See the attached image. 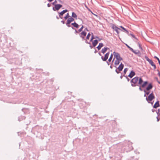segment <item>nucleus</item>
<instances>
[{
    "label": "nucleus",
    "instance_id": "obj_22",
    "mask_svg": "<svg viewBox=\"0 0 160 160\" xmlns=\"http://www.w3.org/2000/svg\"><path fill=\"white\" fill-rule=\"evenodd\" d=\"M72 18H74L77 19V16L76 14L74 12H72Z\"/></svg>",
    "mask_w": 160,
    "mask_h": 160
},
{
    "label": "nucleus",
    "instance_id": "obj_7",
    "mask_svg": "<svg viewBox=\"0 0 160 160\" xmlns=\"http://www.w3.org/2000/svg\"><path fill=\"white\" fill-rule=\"evenodd\" d=\"M62 6L61 4H57V5H55L54 6V7H53L52 8V10L54 11H58V10L61 8L62 7Z\"/></svg>",
    "mask_w": 160,
    "mask_h": 160
},
{
    "label": "nucleus",
    "instance_id": "obj_5",
    "mask_svg": "<svg viewBox=\"0 0 160 160\" xmlns=\"http://www.w3.org/2000/svg\"><path fill=\"white\" fill-rule=\"evenodd\" d=\"M145 58L146 60L152 66L154 67V69H155L156 68V66L154 64L152 61L149 59L147 56H145Z\"/></svg>",
    "mask_w": 160,
    "mask_h": 160
},
{
    "label": "nucleus",
    "instance_id": "obj_9",
    "mask_svg": "<svg viewBox=\"0 0 160 160\" xmlns=\"http://www.w3.org/2000/svg\"><path fill=\"white\" fill-rule=\"evenodd\" d=\"M109 54V52H108L105 55L104 57H103V56H102L101 59L103 61H106L108 58Z\"/></svg>",
    "mask_w": 160,
    "mask_h": 160
},
{
    "label": "nucleus",
    "instance_id": "obj_15",
    "mask_svg": "<svg viewBox=\"0 0 160 160\" xmlns=\"http://www.w3.org/2000/svg\"><path fill=\"white\" fill-rule=\"evenodd\" d=\"M159 106V101L156 102L153 106V108H157Z\"/></svg>",
    "mask_w": 160,
    "mask_h": 160
},
{
    "label": "nucleus",
    "instance_id": "obj_46",
    "mask_svg": "<svg viewBox=\"0 0 160 160\" xmlns=\"http://www.w3.org/2000/svg\"><path fill=\"white\" fill-rule=\"evenodd\" d=\"M123 75H121V76H120V78L121 79H122V77H123Z\"/></svg>",
    "mask_w": 160,
    "mask_h": 160
},
{
    "label": "nucleus",
    "instance_id": "obj_43",
    "mask_svg": "<svg viewBox=\"0 0 160 160\" xmlns=\"http://www.w3.org/2000/svg\"><path fill=\"white\" fill-rule=\"evenodd\" d=\"M131 35L132 36V37H133L134 38H136L135 37L134 35H133L132 34H131Z\"/></svg>",
    "mask_w": 160,
    "mask_h": 160
},
{
    "label": "nucleus",
    "instance_id": "obj_56",
    "mask_svg": "<svg viewBox=\"0 0 160 160\" xmlns=\"http://www.w3.org/2000/svg\"><path fill=\"white\" fill-rule=\"evenodd\" d=\"M98 54H99V55L101 56V54L100 52H99Z\"/></svg>",
    "mask_w": 160,
    "mask_h": 160
},
{
    "label": "nucleus",
    "instance_id": "obj_14",
    "mask_svg": "<svg viewBox=\"0 0 160 160\" xmlns=\"http://www.w3.org/2000/svg\"><path fill=\"white\" fill-rule=\"evenodd\" d=\"M132 52L136 54H138L139 56H140L141 55L140 52L138 50H134L133 49Z\"/></svg>",
    "mask_w": 160,
    "mask_h": 160
},
{
    "label": "nucleus",
    "instance_id": "obj_29",
    "mask_svg": "<svg viewBox=\"0 0 160 160\" xmlns=\"http://www.w3.org/2000/svg\"><path fill=\"white\" fill-rule=\"evenodd\" d=\"M84 27L83 25H82V27L78 30V32H80L82 31V29Z\"/></svg>",
    "mask_w": 160,
    "mask_h": 160
},
{
    "label": "nucleus",
    "instance_id": "obj_53",
    "mask_svg": "<svg viewBox=\"0 0 160 160\" xmlns=\"http://www.w3.org/2000/svg\"><path fill=\"white\" fill-rule=\"evenodd\" d=\"M85 30H86V31H88V29L87 28H86L85 29Z\"/></svg>",
    "mask_w": 160,
    "mask_h": 160
},
{
    "label": "nucleus",
    "instance_id": "obj_61",
    "mask_svg": "<svg viewBox=\"0 0 160 160\" xmlns=\"http://www.w3.org/2000/svg\"><path fill=\"white\" fill-rule=\"evenodd\" d=\"M132 147H131V148H130V149L131 150L132 149Z\"/></svg>",
    "mask_w": 160,
    "mask_h": 160
},
{
    "label": "nucleus",
    "instance_id": "obj_50",
    "mask_svg": "<svg viewBox=\"0 0 160 160\" xmlns=\"http://www.w3.org/2000/svg\"><path fill=\"white\" fill-rule=\"evenodd\" d=\"M115 57H114V58H113V59L112 60V62H113V61H114V59H115Z\"/></svg>",
    "mask_w": 160,
    "mask_h": 160
},
{
    "label": "nucleus",
    "instance_id": "obj_19",
    "mask_svg": "<svg viewBox=\"0 0 160 160\" xmlns=\"http://www.w3.org/2000/svg\"><path fill=\"white\" fill-rule=\"evenodd\" d=\"M73 21H74V18H73L70 17L67 20L68 23L69 22L71 23Z\"/></svg>",
    "mask_w": 160,
    "mask_h": 160
},
{
    "label": "nucleus",
    "instance_id": "obj_26",
    "mask_svg": "<svg viewBox=\"0 0 160 160\" xmlns=\"http://www.w3.org/2000/svg\"><path fill=\"white\" fill-rule=\"evenodd\" d=\"M126 46L130 50H131V51H133V49L132 48H131L127 44H126Z\"/></svg>",
    "mask_w": 160,
    "mask_h": 160
},
{
    "label": "nucleus",
    "instance_id": "obj_51",
    "mask_svg": "<svg viewBox=\"0 0 160 160\" xmlns=\"http://www.w3.org/2000/svg\"><path fill=\"white\" fill-rule=\"evenodd\" d=\"M110 68H111V69H112V65H111L110 67Z\"/></svg>",
    "mask_w": 160,
    "mask_h": 160
},
{
    "label": "nucleus",
    "instance_id": "obj_41",
    "mask_svg": "<svg viewBox=\"0 0 160 160\" xmlns=\"http://www.w3.org/2000/svg\"><path fill=\"white\" fill-rule=\"evenodd\" d=\"M47 6L48 7H50L51 6V4L50 3H48L47 4Z\"/></svg>",
    "mask_w": 160,
    "mask_h": 160
},
{
    "label": "nucleus",
    "instance_id": "obj_33",
    "mask_svg": "<svg viewBox=\"0 0 160 160\" xmlns=\"http://www.w3.org/2000/svg\"><path fill=\"white\" fill-rule=\"evenodd\" d=\"M57 3V1L56 0H55L54 2H53V3H52V4L55 6V5H57V4H56V3Z\"/></svg>",
    "mask_w": 160,
    "mask_h": 160
},
{
    "label": "nucleus",
    "instance_id": "obj_1",
    "mask_svg": "<svg viewBox=\"0 0 160 160\" xmlns=\"http://www.w3.org/2000/svg\"><path fill=\"white\" fill-rule=\"evenodd\" d=\"M138 81V77H136L132 78L130 81L131 86L133 87H136L137 85L136 84Z\"/></svg>",
    "mask_w": 160,
    "mask_h": 160
},
{
    "label": "nucleus",
    "instance_id": "obj_2",
    "mask_svg": "<svg viewBox=\"0 0 160 160\" xmlns=\"http://www.w3.org/2000/svg\"><path fill=\"white\" fill-rule=\"evenodd\" d=\"M155 98V97L152 92L149 95L148 97H146V99L148 102L149 103L151 101Z\"/></svg>",
    "mask_w": 160,
    "mask_h": 160
},
{
    "label": "nucleus",
    "instance_id": "obj_13",
    "mask_svg": "<svg viewBox=\"0 0 160 160\" xmlns=\"http://www.w3.org/2000/svg\"><path fill=\"white\" fill-rule=\"evenodd\" d=\"M138 85H141L144 82L143 81V80L142 78L140 77V78H138Z\"/></svg>",
    "mask_w": 160,
    "mask_h": 160
},
{
    "label": "nucleus",
    "instance_id": "obj_11",
    "mask_svg": "<svg viewBox=\"0 0 160 160\" xmlns=\"http://www.w3.org/2000/svg\"><path fill=\"white\" fill-rule=\"evenodd\" d=\"M135 75V72L133 71H131L128 76L130 78H132Z\"/></svg>",
    "mask_w": 160,
    "mask_h": 160
},
{
    "label": "nucleus",
    "instance_id": "obj_10",
    "mask_svg": "<svg viewBox=\"0 0 160 160\" xmlns=\"http://www.w3.org/2000/svg\"><path fill=\"white\" fill-rule=\"evenodd\" d=\"M68 11V10L67 9H65V10H63L61 12H58L59 16V17L61 18L62 19V16L66 12Z\"/></svg>",
    "mask_w": 160,
    "mask_h": 160
},
{
    "label": "nucleus",
    "instance_id": "obj_42",
    "mask_svg": "<svg viewBox=\"0 0 160 160\" xmlns=\"http://www.w3.org/2000/svg\"><path fill=\"white\" fill-rule=\"evenodd\" d=\"M85 42L86 43H88V44H90V42H88L87 40H86Z\"/></svg>",
    "mask_w": 160,
    "mask_h": 160
},
{
    "label": "nucleus",
    "instance_id": "obj_47",
    "mask_svg": "<svg viewBox=\"0 0 160 160\" xmlns=\"http://www.w3.org/2000/svg\"><path fill=\"white\" fill-rule=\"evenodd\" d=\"M53 0H48V1L49 2H51L53 1Z\"/></svg>",
    "mask_w": 160,
    "mask_h": 160
},
{
    "label": "nucleus",
    "instance_id": "obj_16",
    "mask_svg": "<svg viewBox=\"0 0 160 160\" xmlns=\"http://www.w3.org/2000/svg\"><path fill=\"white\" fill-rule=\"evenodd\" d=\"M120 61L116 59L114 62V67L117 68V66L120 63Z\"/></svg>",
    "mask_w": 160,
    "mask_h": 160
},
{
    "label": "nucleus",
    "instance_id": "obj_31",
    "mask_svg": "<svg viewBox=\"0 0 160 160\" xmlns=\"http://www.w3.org/2000/svg\"><path fill=\"white\" fill-rule=\"evenodd\" d=\"M92 37H91V38L90 40V42H92V41L93 40V39L94 38V36H93V34L92 33Z\"/></svg>",
    "mask_w": 160,
    "mask_h": 160
},
{
    "label": "nucleus",
    "instance_id": "obj_58",
    "mask_svg": "<svg viewBox=\"0 0 160 160\" xmlns=\"http://www.w3.org/2000/svg\"><path fill=\"white\" fill-rule=\"evenodd\" d=\"M153 102H151V103L152 105L153 104Z\"/></svg>",
    "mask_w": 160,
    "mask_h": 160
},
{
    "label": "nucleus",
    "instance_id": "obj_4",
    "mask_svg": "<svg viewBox=\"0 0 160 160\" xmlns=\"http://www.w3.org/2000/svg\"><path fill=\"white\" fill-rule=\"evenodd\" d=\"M113 54L114 57L116 58L117 60H119L120 61L122 60V58L121 57L119 53L114 52H113Z\"/></svg>",
    "mask_w": 160,
    "mask_h": 160
},
{
    "label": "nucleus",
    "instance_id": "obj_48",
    "mask_svg": "<svg viewBox=\"0 0 160 160\" xmlns=\"http://www.w3.org/2000/svg\"><path fill=\"white\" fill-rule=\"evenodd\" d=\"M89 47L91 48H92V45H90Z\"/></svg>",
    "mask_w": 160,
    "mask_h": 160
},
{
    "label": "nucleus",
    "instance_id": "obj_17",
    "mask_svg": "<svg viewBox=\"0 0 160 160\" xmlns=\"http://www.w3.org/2000/svg\"><path fill=\"white\" fill-rule=\"evenodd\" d=\"M98 43V41L97 40H95L92 42V46L93 47H95Z\"/></svg>",
    "mask_w": 160,
    "mask_h": 160
},
{
    "label": "nucleus",
    "instance_id": "obj_44",
    "mask_svg": "<svg viewBox=\"0 0 160 160\" xmlns=\"http://www.w3.org/2000/svg\"><path fill=\"white\" fill-rule=\"evenodd\" d=\"M109 61H107L106 62L107 64L108 65H109V64H110V63L108 62Z\"/></svg>",
    "mask_w": 160,
    "mask_h": 160
},
{
    "label": "nucleus",
    "instance_id": "obj_63",
    "mask_svg": "<svg viewBox=\"0 0 160 160\" xmlns=\"http://www.w3.org/2000/svg\"><path fill=\"white\" fill-rule=\"evenodd\" d=\"M159 115H160V113H159Z\"/></svg>",
    "mask_w": 160,
    "mask_h": 160
},
{
    "label": "nucleus",
    "instance_id": "obj_18",
    "mask_svg": "<svg viewBox=\"0 0 160 160\" xmlns=\"http://www.w3.org/2000/svg\"><path fill=\"white\" fill-rule=\"evenodd\" d=\"M103 46V44L102 43H99V45L97 47V48L99 50H100L102 47Z\"/></svg>",
    "mask_w": 160,
    "mask_h": 160
},
{
    "label": "nucleus",
    "instance_id": "obj_52",
    "mask_svg": "<svg viewBox=\"0 0 160 160\" xmlns=\"http://www.w3.org/2000/svg\"><path fill=\"white\" fill-rule=\"evenodd\" d=\"M146 90H144V92H145V93H146Z\"/></svg>",
    "mask_w": 160,
    "mask_h": 160
},
{
    "label": "nucleus",
    "instance_id": "obj_60",
    "mask_svg": "<svg viewBox=\"0 0 160 160\" xmlns=\"http://www.w3.org/2000/svg\"><path fill=\"white\" fill-rule=\"evenodd\" d=\"M96 38H99L98 37H97V36H96Z\"/></svg>",
    "mask_w": 160,
    "mask_h": 160
},
{
    "label": "nucleus",
    "instance_id": "obj_24",
    "mask_svg": "<svg viewBox=\"0 0 160 160\" xmlns=\"http://www.w3.org/2000/svg\"><path fill=\"white\" fill-rule=\"evenodd\" d=\"M113 55V54L112 53L111 54V55L109 58L108 59V61H109V62H110L111 61Z\"/></svg>",
    "mask_w": 160,
    "mask_h": 160
},
{
    "label": "nucleus",
    "instance_id": "obj_35",
    "mask_svg": "<svg viewBox=\"0 0 160 160\" xmlns=\"http://www.w3.org/2000/svg\"><path fill=\"white\" fill-rule=\"evenodd\" d=\"M68 21H67V23H66V25H67V26L68 27H70V25H69L70 24V23H68Z\"/></svg>",
    "mask_w": 160,
    "mask_h": 160
},
{
    "label": "nucleus",
    "instance_id": "obj_3",
    "mask_svg": "<svg viewBox=\"0 0 160 160\" xmlns=\"http://www.w3.org/2000/svg\"><path fill=\"white\" fill-rule=\"evenodd\" d=\"M123 67L124 65L122 63H121L119 65V66L118 67H117V68H116V72L117 74L120 73V72L122 70Z\"/></svg>",
    "mask_w": 160,
    "mask_h": 160
},
{
    "label": "nucleus",
    "instance_id": "obj_59",
    "mask_svg": "<svg viewBox=\"0 0 160 160\" xmlns=\"http://www.w3.org/2000/svg\"><path fill=\"white\" fill-rule=\"evenodd\" d=\"M56 18L57 19H59V18L58 16H57Z\"/></svg>",
    "mask_w": 160,
    "mask_h": 160
},
{
    "label": "nucleus",
    "instance_id": "obj_27",
    "mask_svg": "<svg viewBox=\"0 0 160 160\" xmlns=\"http://www.w3.org/2000/svg\"><path fill=\"white\" fill-rule=\"evenodd\" d=\"M128 68H125L124 69V71H123V72H124V74L123 75H125V74H126V73L128 71Z\"/></svg>",
    "mask_w": 160,
    "mask_h": 160
},
{
    "label": "nucleus",
    "instance_id": "obj_36",
    "mask_svg": "<svg viewBox=\"0 0 160 160\" xmlns=\"http://www.w3.org/2000/svg\"><path fill=\"white\" fill-rule=\"evenodd\" d=\"M72 28L73 29H75V33L76 34L77 33H78V32H78V31H77L75 29V28H74L73 27H72Z\"/></svg>",
    "mask_w": 160,
    "mask_h": 160
},
{
    "label": "nucleus",
    "instance_id": "obj_30",
    "mask_svg": "<svg viewBox=\"0 0 160 160\" xmlns=\"http://www.w3.org/2000/svg\"><path fill=\"white\" fill-rule=\"evenodd\" d=\"M90 35H91V34L89 33L88 34V35L87 36L86 39H89V38L90 37Z\"/></svg>",
    "mask_w": 160,
    "mask_h": 160
},
{
    "label": "nucleus",
    "instance_id": "obj_38",
    "mask_svg": "<svg viewBox=\"0 0 160 160\" xmlns=\"http://www.w3.org/2000/svg\"><path fill=\"white\" fill-rule=\"evenodd\" d=\"M160 109H158V111H157L156 112H157V113L158 114L159 112H160Z\"/></svg>",
    "mask_w": 160,
    "mask_h": 160
},
{
    "label": "nucleus",
    "instance_id": "obj_34",
    "mask_svg": "<svg viewBox=\"0 0 160 160\" xmlns=\"http://www.w3.org/2000/svg\"><path fill=\"white\" fill-rule=\"evenodd\" d=\"M123 76H124V77H125L127 79L128 82L130 80V79L127 76H125L124 75H123Z\"/></svg>",
    "mask_w": 160,
    "mask_h": 160
},
{
    "label": "nucleus",
    "instance_id": "obj_54",
    "mask_svg": "<svg viewBox=\"0 0 160 160\" xmlns=\"http://www.w3.org/2000/svg\"><path fill=\"white\" fill-rule=\"evenodd\" d=\"M155 110H153L152 109V111L153 112H154V111H155Z\"/></svg>",
    "mask_w": 160,
    "mask_h": 160
},
{
    "label": "nucleus",
    "instance_id": "obj_28",
    "mask_svg": "<svg viewBox=\"0 0 160 160\" xmlns=\"http://www.w3.org/2000/svg\"><path fill=\"white\" fill-rule=\"evenodd\" d=\"M120 28L123 29L124 31H125L127 33H128V31L124 28L122 26H120Z\"/></svg>",
    "mask_w": 160,
    "mask_h": 160
},
{
    "label": "nucleus",
    "instance_id": "obj_49",
    "mask_svg": "<svg viewBox=\"0 0 160 160\" xmlns=\"http://www.w3.org/2000/svg\"><path fill=\"white\" fill-rule=\"evenodd\" d=\"M97 52V51L96 50H95V51H94V53H96Z\"/></svg>",
    "mask_w": 160,
    "mask_h": 160
},
{
    "label": "nucleus",
    "instance_id": "obj_62",
    "mask_svg": "<svg viewBox=\"0 0 160 160\" xmlns=\"http://www.w3.org/2000/svg\"><path fill=\"white\" fill-rule=\"evenodd\" d=\"M158 83L160 84V82H158Z\"/></svg>",
    "mask_w": 160,
    "mask_h": 160
},
{
    "label": "nucleus",
    "instance_id": "obj_8",
    "mask_svg": "<svg viewBox=\"0 0 160 160\" xmlns=\"http://www.w3.org/2000/svg\"><path fill=\"white\" fill-rule=\"evenodd\" d=\"M112 28L117 33V34H118L119 32V30H121V29L120 28H118L116 25L114 24L112 25Z\"/></svg>",
    "mask_w": 160,
    "mask_h": 160
},
{
    "label": "nucleus",
    "instance_id": "obj_21",
    "mask_svg": "<svg viewBox=\"0 0 160 160\" xmlns=\"http://www.w3.org/2000/svg\"><path fill=\"white\" fill-rule=\"evenodd\" d=\"M71 25H73L74 27L76 28H78L79 27V25L76 22H74L73 23H72Z\"/></svg>",
    "mask_w": 160,
    "mask_h": 160
},
{
    "label": "nucleus",
    "instance_id": "obj_12",
    "mask_svg": "<svg viewBox=\"0 0 160 160\" xmlns=\"http://www.w3.org/2000/svg\"><path fill=\"white\" fill-rule=\"evenodd\" d=\"M153 87V86L152 83H149L148 86L146 88V90L147 91H148L150 90V89H152Z\"/></svg>",
    "mask_w": 160,
    "mask_h": 160
},
{
    "label": "nucleus",
    "instance_id": "obj_45",
    "mask_svg": "<svg viewBox=\"0 0 160 160\" xmlns=\"http://www.w3.org/2000/svg\"><path fill=\"white\" fill-rule=\"evenodd\" d=\"M61 22L63 24H64L65 23V22L64 21L62 20L61 21Z\"/></svg>",
    "mask_w": 160,
    "mask_h": 160
},
{
    "label": "nucleus",
    "instance_id": "obj_32",
    "mask_svg": "<svg viewBox=\"0 0 160 160\" xmlns=\"http://www.w3.org/2000/svg\"><path fill=\"white\" fill-rule=\"evenodd\" d=\"M138 46L139 48L141 50H143V49H142V47H141V45L139 43H138Z\"/></svg>",
    "mask_w": 160,
    "mask_h": 160
},
{
    "label": "nucleus",
    "instance_id": "obj_55",
    "mask_svg": "<svg viewBox=\"0 0 160 160\" xmlns=\"http://www.w3.org/2000/svg\"><path fill=\"white\" fill-rule=\"evenodd\" d=\"M147 94L146 93H145L144 95V97H146Z\"/></svg>",
    "mask_w": 160,
    "mask_h": 160
},
{
    "label": "nucleus",
    "instance_id": "obj_39",
    "mask_svg": "<svg viewBox=\"0 0 160 160\" xmlns=\"http://www.w3.org/2000/svg\"><path fill=\"white\" fill-rule=\"evenodd\" d=\"M150 93V92L148 91V92H146V94H147V95H148Z\"/></svg>",
    "mask_w": 160,
    "mask_h": 160
},
{
    "label": "nucleus",
    "instance_id": "obj_20",
    "mask_svg": "<svg viewBox=\"0 0 160 160\" xmlns=\"http://www.w3.org/2000/svg\"><path fill=\"white\" fill-rule=\"evenodd\" d=\"M109 48L107 47H104L101 50V52L104 54L106 52L107 50Z\"/></svg>",
    "mask_w": 160,
    "mask_h": 160
},
{
    "label": "nucleus",
    "instance_id": "obj_6",
    "mask_svg": "<svg viewBox=\"0 0 160 160\" xmlns=\"http://www.w3.org/2000/svg\"><path fill=\"white\" fill-rule=\"evenodd\" d=\"M148 82L147 81H145L143 82V83L141 85H137V86H138L139 87V90L141 91H142V88H144L145 87V86L148 84Z\"/></svg>",
    "mask_w": 160,
    "mask_h": 160
},
{
    "label": "nucleus",
    "instance_id": "obj_37",
    "mask_svg": "<svg viewBox=\"0 0 160 160\" xmlns=\"http://www.w3.org/2000/svg\"><path fill=\"white\" fill-rule=\"evenodd\" d=\"M80 36L81 38H82V40H85L84 37L82 36V35H80Z\"/></svg>",
    "mask_w": 160,
    "mask_h": 160
},
{
    "label": "nucleus",
    "instance_id": "obj_57",
    "mask_svg": "<svg viewBox=\"0 0 160 160\" xmlns=\"http://www.w3.org/2000/svg\"><path fill=\"white\" fill-rule=\"evenodd\" d=\"M60 2H62V1L61 0H58Z\"/></svg>",
    "mask_w": 160,
    "mask_h": 160
},
{
    "label": "nucleus",
    "instance_id": "obj_23",
    "mask_svg": "<svg viewBox=\"0 0 160 160\" xmlns=\"http://www.w3.org/2000/svg\"><path fill=\"white\" fill-rule=\"evenodd\" d=\"M86 32L85 31H83L81 33L80 35H82V36L85 37L86 36Z\"/></svg>",
    "mask_w": 160,
    "mask_h": 160
},
{
    "label": "nucleus",
    "instance_id": "obj_25",
    "mask_svg": "<svg viewBox=\"0 0 160 160\" xmlns=\"http://www.w3.org/2000/svg\"><path fill=\"white\" fill-rule=\"evenodd\" d=\"M70 17L68 13H67L66 16L64 17V18L66 20L67 18H69Z\"/></svg>",
    "mask_w": 160,
    "mask_h": 160
},
{
    "label": "nucleus",
    "instance_id": "obj_40",
    "mask_svg": "<svg viewBox=\"0 0 160 160\" xmlns=\"http://www.w3.org/2000/svg\"><path fill=\"white\" fill-rule=\"evenodd\" d=\"M157 119V122H159L160 120V119L158 118V117H156Z\"/></svg>",
    "mask_w": 160,
    "mask_h": 160
}]
</instances>
